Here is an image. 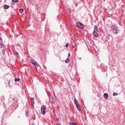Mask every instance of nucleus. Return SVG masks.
Wrapping results in <instances>:
<instances>
[{
	"label": "nucleus",
	"instance_id": "obj_1",
	"mask_svg": "<svg viewBox=\"0 0 125 125\" xmlns=\"http://www.w3.org/2000/svg\"><path fill=\"white\" fill-rule=\"evenodd\" d=\"M93 35L95 38H98V27L97 25L94 26Z\"/></svg>",
	"mask_w": 125,
	"mask_h": 125
},
{
	"label": "nucleus",
	"instance_id": "obj_2",
	"mask_svg": "<svg viewBox=\"0 0 125 125\" xmlns=\"http://www.w3.org/2000/svg\"><path fill=\"white\" fill-rule=\"evenodd\" d=\"M74 102L75 103V105L76 106V107L78 111H82V109H81V105L79 104V102L77 101V99H74Z\"/></svg>",
	"mask_w": 125,
	"mask_h": 125
},
{
	"label": "nucleus",
	"instance_id": "obj_3",
	"mask_svg": "<svg viewBox=\"0 0 125 125\" xmlns=\"http://www.w3.org/2000/svg\"><path fill=\"white\" fill-rule=\"evenodd\" d=\"M77 25V27H78V28H79V29H83V28H84V26H83V23H82V22H77L76 23Z\"/></svg>",
	"mask_w": 125,
	"mask_h": 125
},
{
	"label": "nucleus",
	"instance_id": "obj_4",
	"mask_svg": "<svg viewBox=\"0 0 125 125\" xmlns=\"http://www.w3.org/2000/svg\"><path fill=\"white\" fill-rule=\"evenodd\" d=\"M41 111L42 114V115H45L46 112H45V106L42 105L41 107Z\"/></svg>",
	"mask_w": 125,
	"mask_h": 125
},
{
	"label": "nucleus",
	"instance_id": "obj_5",
	"mask_svg": "<svg viewBox=\"0 0 125 125\" xmlns=\"http://www.w3.org/2000/svg\"><path fill=\"white\" fill-rule=\"evenodd\" d=\"M30 63H31V64H33L34 66H35V68H37V67H38V64L37 63V62H36V61H35V60H30Z\"/></svg>",
	"mask_w": 125,
	"mask_h": 125
},
{
	"label": "nucleus",
	"instance_id": "obj_6",
	"mask_svg": "<svg viewBox=\"0 0 125 125\" xmlns=\"http://www.w3.org/2000/svg\"><path fill=\"white\" fill-rule=\"evenodd\" d=\"M49 98L50 101L53 103V104H54L55 103V100H54V98L52 97V96H49Z\"/></svg>",
	"mask_w": 125,
	"mask_h": 125
},
{
	"label": "nucleus",
	"instance_id": "obj_7",
	"mask_svg": "<svg viewBox=\"0 0 125 125\" xmlns=\"http://www.w3.org/2000/svg\"><path fill=\"white\" fill-rule=\"evenodd\" d=\"M119 29L115 28H113L112 30V31L113 32V33L114 34H118V33L119 32Z\"/></svg>",
	"mask_w": 125,
	"mask_h": 125
},
{
	"label": "nucleus",
	"instance_id": "obj_8",
	"mask_svg": "<svg viewBox=\"0 0 125 125\" xmlns=\"http://www.w3.org/2000/svg\"><path fill=\"white\" fill-rule=\"evenodd\" d=\"M2 46H3L2 39L0 37V48H2Z\"/></svg>",
	"mask_w": 125,
	"mask_h": 125
},
{
	"label": "nucleus",
	"instance_id": "obj_9",
	"mask_svg": "<svg viewBox=\"0 0 125 125\" xmlns=\"http://www.w3.org/2000/svg\"><path fill=\"white\" fill-rule=\"evenodd\" d=\"M31 104L32 106L35 105V99L34 98H31Z\"/></svg>",
	"mask_w": 125,
	"mask_h": 125
},
{
	"label": "nucleus",
	"instance_id": "obj_10",
	"mask_svg": "<svg viewBox=\"0 0 125 125\" xmlns=\"http://www.w3.org/2000/svg\"><path fill=\"white\" fill-rule=\"evenodd\" d=\"M17 1H18V0H12V5H14V4H15Z\"/></svg>",
	"mask_w": 125,
	"mask_h": 125
},
{
	"label": "nucleus",
	"instance_id": "obj_11",
	"mask_svg": "<svg viewBox=\"0 0 125 125\" xmlns=\"http://www.w3.org/2000/svg\"><path fill=\"white\" fill-rule=\"evenodd\" d=\"M104 97L105 99H108V93H104Z\"/></svg>",
	"mask_w": 125,
	"mask_h": 125
},
{
	"label": "nucleus",
	"instance_id": "obj_12",
	"mask_svg": "<svg viewBox=\"0 0 125 125\" xmlns=\"http://www.w3.org/2000/svg\"><path fill=\"white\" fill-rule=\"evenodd\" d=\"M4 8L5 9H8V8H9V5H6V4L4 5Z\"/></svg>",
	"mask_w": 125,
	"mask_h": 125
},
{
	"label": "nucleus",
	"instance_id": "obj_13",
	"mask_svg": "<svg viewBox=\"0 0 125 125\" xmlns=\"http://www.w3.org/2000/svg\"><path fill=\"white\" fill-rule=\"evenodd\" d=\"M70 61V60L68 58H67V59H66L65 60V63H69V62Z\"/></svg>",
	"mask_w": 125,
	"mask_h": 125
},
{
	"label": "nucleus",
	"instance_id": "obj_14",
	"mask_svg": "<svg viewBox=\"0 0 125 125\" xmlns=\"http://www.w3.org/2000/svg\"><path fill=\"white\" fill-rule=\"evenodd\" d=\"M20 81V79L19 78H15V82H19Z\"/></svg>",
	"mask_w": 125,
	"mask_h": 125
},
{
	"label": "nucleus",
	"instance_id": "obj_15",
	"mask_svg": "<svg viewBox=\"0 0 125 125\" xmlns=\"http://www.w3.org/2000/svg\"><path fill=\"white\" fill-rule=\"evenodd\" d=\"M69 125H77V124L75 123H69Z\"/></svg>",
	"mask_w": 125,
	"mask_h": 125
},
{
	"label": "nucleus",
	"instance_id": "obj_16",
	"mask_svg": "<svg viewBox=\"0 0 125 125\" xmlns=\"http://www.w3.org/2000/svg\"><path fill=\"white\" fill-rule=\"evenodd\" d=\"M23 10H24V9H20L19 11H20V13H22Z\"/></svg>",
	"mask_w": 125,
	"mask_h": 125
},
{
	"label": "nucleus",
	"instance_id": "obj_17",
	"mask_svg": "<svg viewBox=\"0 0 125 125\" xmlns=\"http://www.w3.org/2000/svg\"><path fill=\"white\" fill-rule=\"evenodd\" d=\"M1 52H2V54L3 55H4V53H5V49L2 50V51H1Z\"/></svg>",
	"mask_w": 125,
	"mask_h": 125
},
{
	"label": "nucleus",
	"instance_id": "obj_18",
	"mask_svg": "<svg viewBox=\"0 0 125 125\" xmlns=\"http://www.w3.org/2000/svg\"><path fill=\"white\" fill-rule=\"evenodd\" d=\"M113 96H117L118 95V93L114 92L113 94Z\"/></svg>",
	"mask_w": 125,
	"mask_h": 125
},
{
	"label": "nucleus",
	"instance_id": "obj_19",
	"mask_svg": "<svg viewBox=\"0 0 125 125\" xmlns=\"http://www.w3.org/2000/svg\"><path fill=\"white\" fill-rule=\"evenodd\" d=\"M17 46H18V47H19V48H20V47H21V45H20V43H18L17 44Z\"/></svg>",
	"mask_w": 125,
	"mask_h": 125
},
{
	"label": "nucleus",
	"instance_id": "obj_20",
	"mask_svg": "<svg viewBox=\"0 0 125 125\" xmlns=\"http://www.w3.org/2000/svg\"><path fill=\"white\" fill-rule=\"evenodd\" d=\"M26 115L27 117H28V116H29V111L26 112Z\"/></svg>",
	"mask_w": 125,
	"mask_h": 125
},
{
	"label": "nucleus",
	"instance_id": "obj_21",
	"mask_svg": "<svg viewBox=\"0 0 125 125\" xmlns=\"http://www.w3.org/2000/svg\"><path fill=\"white\" fill-rule=\"evenodd\" d=\"M8 84L9 86H10V80H9V81L8 82Z\"/></svg>",
	"mask_w": 125,
	"mask_h": 125
},
{
	"label": "nucleus",
	"instance_id": "obj_22",
	"mask_svg": "<svg viewBox=\"0 0 125 125\" xmlns=\"http://www.w3.org/2000/svg\"><path fill=\"white\" fill-rule=\"evenodd\" d=\"M68 45H69V43H67L65 45V47H68Z\"/></svg>",
	"mask_w": 125,
	"mask_h": 125
},
{
	"label": "nucleus",
	"instance_id": "obj_23",
	"mask_svg": "<svg viewBox=\"0 0 125 125\" xmlns=\"http://www.w3.org/2000/svg\"><path fill=\"white\" fill-rule=\"evenodd\" d=\"M70 56H71V54H70V53H69L68 54L67 58H69V57H70Z\"/></svg>",
	"mask_w": 125,
	"mask_h": 125
},
{
	"label": "nucleus",
	"instance_id": "obj_24",
	"mask_svg": "<svg viewBox=\"0 0 125 125\" xmlns=\"http://www.w3.org/2000/svg\"><path fill=\"white\" fill-rule=\"evenodd\" d=\"M57 125H61V124H60L59 123H57Z\"/></svg>",
	"mask_w": 125,
	"mask_h": 125
},
{
	"label": "nucleus",
	"instance_id": "obj_25",
	"mask_svg": "<svg viewBox=\"0 0 125 125\" xmlns=\"http://www.w3.org/2000/svg\"><path fill=\"white\" fill-rule=\"evenodd\" d=\"M31 125H35V124H34V123H32Z\"/></svg>",
	"mask_w": 125,
	"mask_h": 125
},
{
	"label": "nucleus",
	"instance_id": "obj_26",
	"mask_svg": "<svg viewBox=\"0 0 125 125\" xmlns=\"http://www.w3.org/2000/svg\"><path fill=\"white\" fill-rule=\"evenodd\" d=\"M14 99H15L14 98L12 99L13 101H14Z\"/></svg>",
	"mask_w": 125,
	"mask_h": 125
},
{
	"label": "nucleus",
	"instance_id": "obj_27",
	"mask_svg": "<svg viewBox=\"0 0 125 125\" xmlns=\"http://www.w3.org/2000/svg\"><path fill=\"white\" fill-rule=\"evenodd\" d=\"M79 59H80V60H81V59H82V58H80Z\"/></svg>",
	"mask_w": 125,
	"mask_h": 125
}]
</instances>
